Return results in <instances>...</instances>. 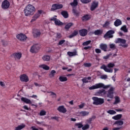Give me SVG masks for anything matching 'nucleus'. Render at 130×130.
Wrapping results in <instances>:
<instances>
[{"label":"nucleus","mask_w":130,"mask_h":130,"mask_svg":"<svg viewBox=\"0 0 130 130\" xmlns=\"http://www.w3.org/2000/svg\"><path fill=\"white\" fill-rule=\"evenodd\" d=\"M100 88H103V89H109V88H110L108 90L107 97H108V98H110V99H113V98L114 97L113 94H114V91L115 88L114 87L111 86V85L110 84L105 85L103 83H100L90 87L89 89L95 90V89H99Z\"/></svg>","instance_id":"1"},{"label":"nucleus","mask_w":130,"mask_h":130,"mask_svg":"<svg viewBox=\"0 0 130 130\" xmlns=\"http://www.w3.org/2000/svg\"><path fill=\"white\" fill-rule=\"evenodd\" d=\"M35 11H36L35 7H34V6L31 4H28L24 8V13L25 16L26 17H29V16H32V15H34Z\"/></svg>","instance_id":"2"},{"label":"nucleus","mask_w":130,"mask_h":130,"mask_svg":"<svg viewBox=\"0 0 130 130\" xmlns=\"http://www.w3.org/2000/svg\"><path fill=\"white\" fill-rule=\"evenodd\" d=\"M115 66V64L113 63H109L107 66L104 64L102 65L101 69L104 70L106 73H113L112 68H114Z\"/></svg>","instance_id":"3"},{"label":"nucleus","mask_w":130,"mask_h":130,"mask_svg":"<svg viewBox=\"0 0 130 130\" xmlns=\"http://www.w3.org/2000/svg\"><path fill=\"white\" fill-rule=\"evenodd\" d=\"M92 99L93 100V104L94 105H101L104 103V99H103L93 97Z\"/></svg>","instance_id":"4"},{"label":"nucleus","mask_w":130,"mask_h":130,"mask_svg":"<svg viewBox=\"0 0 130 130\" xmlns=\"http://www.w3.org/2000/svg\"><path fill=\"white\" fill-rule=\"evenodd\" d=\"M115 43H119L120 46H122V47H127V45H125L126 43V41L124 39L118 38L115 40Z\"/></svg>","instance_id":"5"},{"label":"nucleus","mask_w":130,"mask_h":130,"mask_svg":"<svg viewBox=\"0 0 130 130\" xmlns=\"http://www.w3.org/2000/svg\"><path fill=\"white\" fill-rule=\"evenodd\" d=\"M15 60H20L21 57H22V53L21 52H15L12 55Z\"/></svg>","instance_id":"6"},{"label":"nucleus","mask_w":130,"mask_h":130,"mask_svg":"<svg viewBox=\"0 0 130 130\" xmlns=\"http://www.w3.org/2000/svg\"><path fill=\"white\" fill-rule=\"evenodd\" d=\"M56 16H54V17H52L51 18V21H54L55 24L56 25V26H61L63 25V23L60 21V20L57 19L56 18Z\"/></svg>","instance_id":"7"},{"label":"nucleus","mask_w":130,"mask_h":130,"mask_svg":"<svg viewBox=\"0 0 130 130\" xmlns=\"http://www.w3.org/2000/svg\"><path fill=\"white\" fill-rule=\"evenodd\" d=\"M16 38L20 41H25L27 39V36L23 34H19L16 36Z\"/></svg>","instance_id":"8"},{"label":"nucleus","mask_w":130,"mask_h":130,"mask_svg":"<svg viewBox=\"0 0 130 130\" xmlns=\"http://www.w3.org/2000/svg\"><path fill=\"white\" fill-rule=\"evenodd\" d=\"M113 34H114V30H110L104 35L105 39L107 38H112L113 37Z\"/></svg>","instance_id":"9"},{"label":"nucleus","mask_w":130,"mask_h":130,"mask_svg":"<svg viewBox=\"0 0 130 130\" xmlns=\"http://www.w3.org/2000/svg\"><path fill=\"white\" fill-rule=\"evenodd\" d=\"M10 7V2L8 0H5L2 2V8L4 10L9 9Z\"/></svg>","instance_id":"10"},{"label":"nucleus","mask_w":130,"mask_h":130,"mask_svg":"<svg viewBox=\"0 0 130 130\" xmlns=\"http://www.w3.org/2000/svg\"><path fill=\"white\" fill-rule=\"evenodd\" d=\"M20 81L21 82H24L25 83H27V82H29V78L28 76L26 74H23L20 76Z\"/></svg>","instance_id":"11"},{"label":"nucleus","mask_w":130,"mask_h":130,"mask_svg":"<svg viewBox=\"0 0 130 130\" xmlns=\"http://www.w3.org/2000/svg\"><path fill=\"white\" fill-rule=\"evenodd\" d=\"M62 4H54L52 6L51 11H55L56 10H59V9H62Z\"/></svg>","instance_id":"12"},{"label":"nucleus","mask_w":130,"mask_h":130,"mask_svg":"<svg viewBox=\"0 0 130 130\" xmlns=\"http://www.w3.org/2000/svg\"><path fill=\"white\" fill-rule=\"evenodd\" d=\"M98 5L99 3L97 1H94L91 3L90 7V11H94L97 8H98Z\"/></svg>","instance_id":"13"},{"label":"nucleus","mask_w":130,"mask_h":130,"mask_svg":"<svg viewBox=\"0 0 130 130\" xmlns=\"http://www.w3.org/2000/svg\"><path fill=\"white\" fill-rule=\"evenodd\" d=\"M39 49V45L36 44L34 45L30 48V52L32 53H35V52H37V51Z\"/></svg>","instance_id":"14"},{"label":"nucleus","mask_w":130,"mask_h":130,"mask_svg":"<svg viewBox=\"0 0 130 130\" xmlns=\"http://www.w3.org/2000/svg\"><path fill=\"white\" fill-rule=\"evenodd\" d=\"M57 110H58V111L61 113H66V112H67V108L64 107V106H59L57 108Z\"/></svg>","instance_id":"15"},{"label":"nucleus","mask_w":130,"mask_h":130,"mask_svg":"<svg viewBox=\"0 0 130 130\" xmlns=\"http://www.w3.org/2000/svg\"><path fill=\"white\" fill-rule=\"evenodd\" d=\"M32 34L35 38H37V37H39L41 35V32H40L39 29H35L33 31Z\"/></svg>","instance_id":"16"},{"label":"nucleus","mask_w":130,"mask_h":130,"mask_svg":"<svg viewBox=\"0 0 130 130\" xmlns=\"http://www.w3.org/2000/svg\"><path fill=\"white\" fill-rule=\"evenodd\" d=\"M106 94V90H105V89L100 90L96 93V95H97V96H104Z\"/></svg>","instance_id":"17"},{"label":"nucleus","mask_w":130,"mask_h":130,"mask_svg":"<svg viewBox=\"0 0 130 130\" xmlns=\"http://www.w3.org/2000/svg\"><path fill=\"white\" fill-rule=\"evenodd\" d=\"M79 34L81 36L84 37L88 34V30L86 29H82L79 30Z\"/></svg>","instance_id":"18"},{"label":"nucleus","mask_w":130,"mask_h":130,"mask_svg":"<svg viewBox=\"0 0 130 130\" xmlns=\"http://www.w3.org/2000/svg\"><path fill=\"white\" fill-rule=\"evenodd\" d=\"M68 55L69 57H73V56H76L78 55V52L77 51H74L73 52L69 51L67 52Z\"/></svg>","instance_id":"19"},{"label":"nucleus","mask_w":130,"mask_h":130,"mask_svg":"<svg viewBox=\"0 0 130 130\" xmlns=\"http://www.w3.org/2000/svg\"><path fill=\"white\" fill-rule=\"evenodd\" d=\"M26 125L24 123H22L20 125H18L15 127V130H22L23 128H25Z\"/></svg>","instance_id":"20"},{"label":"nucleus","mask_w":130,"mask_h":130,"mask_svg":"<svg viewBox=\"0 0 130 130\" xmlns=\"http://www.w3.org/2000/svg\"><path fill=\"white\" fill-rule=\"evenodd\" d=\"M21 101H23V102H24L25 103H26V104H31L32 102L31 101L26 98H21Z\"/></svg>","instance_id":"21"},{"label":"nucleus","mask_w":130,"mask_h":130,"mask_svg":"<svg viewBox=\"0 0 130 130\" xmlns=\"http://www.w3.org/2000/svg\"><path fill=\"white\" fill-rule=\"evenodd\" d=\"M39 67L40 69H43V70H45V71H48L50 69L48 66L44 64H42L41 65H39Z\"/></svg>","instance_id":"22"},{"label":"nucleus","mask_w":130,"mask_h":130,"mask_svg":"<svg viewBox=\"0 0 130 130\" xmlns=\"http://www.w3.org/2000/svg\"><path fill=\"white\" fill-rule=\"evenodd\" d=\"M122 24V22H121V20L120 19H117L114 22V25L115 27H118V26H120Z\"/></svg>","instance_id":"23"},{"label":"nucleus","mask_w":130,"mask_h":130,"mask_svg":"<svg viewBox=\"0 0 130 130\" xmlns=\"http://www.w3.org/2000/svg\"><path fill=\"white\" fill-rule=\"evenodd\" d=\"M100 47L101 49L104 50V51H107L106 49H107V45L105 44H101Z\"/></svg>","instance_id":"24"},{"label":"nucleus","mask_w":130,"mask_h":130,"mask_svg":"<svg viewBox=\"0 0 130 130\" xmlns=\"http://www.w3.org/2000/svg\"><path fill=\"white\" fill-rule=\"evenodd\" d=\"M42 59L44 61H49L50 60V56L49 55H44L42 57Z\"/></svg>","instance_id":"25"},{"label":"nucleus","mask_w":130,"mask_h":130,"mask_svg":"<svg viewBox=\"0 0 130 130\" xmlns=\"http://www.w3.org/2000/svg\"><path fill=\"white\" fill-rule=\"evenodd\" d=\"M123 124V121L121 120H118L115 121V122L114 123V125H117V126H118L119 125H122Z\"/></svg>","instance_id":"26"},{"label":"nucleus","mask_w":130,"mask_h":130,"mask_svg":"<svg viewBox=\"0 0 130 130\" xmlns=\"http://www.w3.org/2000/svg\"><path fill=\"white\" fill-rule=\"evenodd\" d=\"M122 117V114H118L116 116H114L112 117L113 119H114V120H118V119H120Z\"/></svg>","instance_id":"27"},{"label":"nucleus","mask_w":130,"mask_h":130,"mask_svg":"<svg viewBox=\"0 0 130 130\" xmlns=\"http://www.w3.org/2000/svg\"><path fill=\"white\" fill-rule=\"evenodd\" d=\"M79 113L81 116H87V115H89V113L88 111H84L80 112Z\"/></svg>","instance_id":"28"},{"label":"nucleus","mask_w":130,"mask_h":130,"mask_svg":"<svg viewBox=\"0 0 130 130\" xmlns=\"http://www.w3.org/2000/svg\"><path fill=\"white\" fill-rule=\"evenodd\" d=\"M61 14L62 15V16H63V17L65 18V19H67V18H69V14L67 11H62L61 12Z\"/></svg>","instance_id":"29"},{"label":"nucleus","mask_w":130,"mask_h":130,"mask_svg":"<svg viewBox=\"0 0 130 130\" xmlns=\"http://www.w3.org/2000/svg\"><path fill=\"white\" fill-rule=\"evenodd\" d=\"M55 74H56V72L55 71V70H52L49 76L50 78H54Z\"/></svg>","instance_id":"30"},{"label":"nucleus","mask_w":130,"mask_h":130,"mask_svg":"<svg viewBox=\"0 0 130 130\" xmlns=\"http://www.w3.org/2000/svg\"><path fill=\"white\" fill-rule=\"evenodd\" d=\"M91 80V77H88V78H84L82 79V81L84 83H89V80Z\"/></svg>","instance_id":"31"},{"label":"nucleus","mask_w":130,"mask_h":130,"mask_svg":"<svg viewBox=\"0 0 130 130\" xmlns=\"http://www.w3.org/2000/svg\"><path fill=\"white\" fill-rule=\"evenodd\" d=\"M78 30H75L72 34L69 36V38H73V37H75V36H77L78 35Z\"/></svg>","instance_id":"32"},{"label":"nucleus","mask_w":130,"mask_h":130,"mask_svg":"<svg viewBox=\"0 0 130 130\" xmlns=\"http://www.w3.org/2000/svg\"><path fill=\"white\" fill-rule=\"evenodd\" d=\"M39 18V14H36L32 17L31 22H35V21H36L37 19Z\"/></svg>","instance_id":"33"},{"label":"nucleus","mask_w":130,"mask_h":130,"mask_svg":"<svg viewBox=\"0 0 130 130\" xmlns=\"http://www.w3.org/2000/svg\"><path fill=\"white\" fill-rule=\"evenodd\" d=\"M71 6L73 8L78 6V0H74L73 3H70Z\"/></svg>","instance_id":"34"},{"label":"nucleus","mask_w":130,"mask_h":130,"mask_svg":"<svg viewBox=\"0 0 130 130\" xmlns=\"http://www.w3.org/2000/svg\"><path fill=\"white\" fill-rule=\"evenodd\" d=\"M120 30H121V31H123V32H124L125 33H127L128 32V30L127 28H126V25H123L121 28Z\"/></svg>","instance_id":"35"},{"label":"nucleus","mask_w":130,"mask_h":130,"mask_svg":"<svg viewBox=\"0 0 130 130\" xmlns=\"http://www.w3.org/2000/svg\"><path fill=\"white\" fill-rule=\"evenodd\" d=\"M59 80L60 82H66V81H68V78L66 77L60 76Z\"/></svg>","instance_id":"36"},{"label":"nucleus","mask_w":130,"mask_h":130,"mask_svg":"<svg viewBox=\"0 0 130 130\" xmlns=\"http://www.w3.org/2000/svg\"><path fill=\"white\" fill-rule=\"evenodd\" d=\"M93 34L94 35H101L102 34V30L100 29L96 30L94 31Z\"/></svg>","instance_id":"37"},{"label":"nucleus","mask_w":130,"mask_h":130,"mask_svg":"<svg viewBox=\"0 0 130 130\" xmlns=\"http://www.w3.org/2000/svg\"><path fill=\"white\" fill-rule=\"evenodd\" d=\"M73 25H74V24L73 23H69L67 24L65 26V29L66 30H69V29H70L71 28V27H72V26H73Z\"/></svg>","instance_id":"38"},{"label":"nucleus","mask_w":130,"mask_h":130,"mask_svg":"<svg viewBox=\"0 0 130 130\" xmlns=\"http://www.w3.org/2000/svg\"><path fill=\"white\" fill-rule=\"evenodd\" d=\"M115 101L114 103V104H118L119 102H120V99L118 96H115Z\"/></svg>","instance_id":"39"},{"label":"nucleus","mask_w":130,"mask_h":130,"mask_svg":"<svg viewBox=\"0 0 130 130\" xmlns=\"http://www.w3.org/2000/svg\"><path fill=\"white\" fill-rule=\"evenodd\" d=\"M90 19V16L88 15H84L82 17V20L83 21H88Z\"/></svg>","instance_id":"40"},{"label":"nucleus","mask_w":130,"mask_h":130,"mask_svg":"<svg viewBox=\"0 0 130 130\" xmlns=\"http://www.w3.org/2000/svg\"><path fill=\"white\" fill-rule=\"evenodd\" d=\"M110 25V21H106L104 25H103V27L104 28H106V27H108Z\"/></svg>","instance_id":"41"},{"label":"nucleus","mask_w":130,"mask_h":130,"mask_svg":"<svg viewBox=\"0 0 130 130\" xmlns=\"http://www.w3.org/2000/svg\"><path fill=\"white\" fill-rule=\"evenodd\" d=\"M107 113H109V114L113 115V114H116V112L113 110H110L109 111H107Z\"/></svg>","instance_id":"42"},{"label":"nucleus","mask_w":130,"mask_h":130,"mask_svg":"<svg viewBox=\"0 0 130 130\" xmlns=\"http://www.w3.org/2000/svg\"><path fill=\"white\" fill-rule=\"evenodd\" d=\"M91 40H89L86 42H84L83 43L82 45L83 46H87V45H89V44H90V43H91Z\"/></svg>","instance_id":"43"},{"label":"nucleus","mask_w":130,"mask_h":130,"mask_svg":"<svg viewBox=\"0 0 130 130\" xmlns=\"http://www.w3.org/2000/svg\"><path fill=\"white\" fill-rule=\"evenodd\" d=\"M75 126H77L78 128H81V127L83 128V124H82V123H76Z\"/></svg>","instance_id":"44"},{"label":"nucleus","mask_w":130,"mask_h":130,"mask_svg":"<svg viewBox=\"0 0 130 130\" xmlns=\"http://www.w3.org/2000/svg\"><path fill=\"white\" fill-rule=\"evenodd\" d=\"M40 116H44V115H46V111L44 110H41L40 112Z\"/></svg>","instance_id":"45"},{"label":"nucleus","mask_w":130,"mask_h":130,"mask_svg":"<svg viewBox=\"0 0 130 130\" xmlns=\"http://www.w3.org/2000/svg\"><path fill=\"white\" fill-rule=\"evenodd\" d=\"M109 47H110V48L111 49H112L113 50H114V49H115V48L116 47L115 46V44H110L109 45Z\"/></svg>","instance_id":"46"},{"label":"nucleus","mask_w":130,"mask_h":130,"mask_svg":"<svg viewBox=\"0 0 130 130\" xmlns=\"http://www.w3.org/2000/svg\"><path fill=\"white\" fill-rule=\"evenodd\" d=\"M89 127H90V125L86 124L84 125V126H82V129L83 130L88 129V128H89Z\"/></svg>","instance_id":"47"},{"label":"nucleus","mask_w":130,"mask_h":130,"mask_svg":"<svg viewBox=\"0 0 130 130\" xmlns=\"http://www.w3.org/2000/svg\"><path fill=\"white\" fill-rule=\"evenodd\" d=\"M73 14H74V15L75 16H79V13L78 11H77V10H76L75 9H73Z\"/></svg>","instance_id":"48"},{"label":"nucleus","mask_w":130,"mask_h":130,"mask_svg":"<svg viewBox=\"0 0 130 130\" xmlns=\"http://www.w3.org/2000/svg\"><path fill=\"white\" fill-rule=\"evenodd\" d=\"M80 2L83 4H88L91 2V0H80Z\"/></svg>","instance_id":"49"},{"label":"nucleus","mask_w":130,"mask_h":130,"mask_svg":"<svg viewBox=\"0 0 130 130\" xmlns=\"http://www.w3.org/2000/svg\"><path fill=\"white\" fill-rule=\"evenodd\" d=\"M111 55H112V54L110 53L108 55L104 56L103 58H104V59H108V58H109V57H110V56H111Z\"/></svg>","instance_id":"50"},{"label":"nucleus","mask_w":130,"mask_h":130,"mask_svg":"<svg viewBox=\"0 0 130 130\" xmlns=\"http://www.w3.org/2000/svg\"><path fill=\"white\" fill-rule=\"evenodd\" d=\"M83 65L84 66V67H85V68H90V67L92 66V64H91V63H84Z\"/></svg>","instance_id":"51"},{"label":"nucleus","mask_w":130,"mask_h":130,"mask_svg":"<svg viewBox=\"0 0 130 130\" xmlns=\"http://www.w3.org/2000/svg\"><path fill=\"white\" fill-rule=\"evenodd\" d=\"M64 42H66V40H61L59 42L58 45H62V44H64Z\"/></svg>","instance_id":"52"},{"label":"nucleus","mask_w":130,"mask_h":130,"mask_svg":"<svg viewBox=\"0 0 130 130\" xmlns=\"http://www.w3.org/2000/svg\"><path fill=\"white\" fill-rule=\"evenodd\" d=\"M107 78H108V76L107 75H104L101 76V79H102V80H106Z\"/></svg>","instance_id":"53"},{"label":"nucleus","mask_w":130,"mask_h":130,"mask_svg":"<svg viewBox=\"0 0 130 130\" xmlns=\"http://www.w3.org/2000/svg\"><path fill=\"white\" fill-rule=\"evenodd\" d=\"M50 95L52 96L53 98H56V94L53 92H50Z\"/></svg>","instance_id":"54"},{"label":"nucleus","mask_w":130,"mask_h":130,"mask_svg":"<svg viewBox=\"0 0 130 130\" xmlns=\"http://www.w3.org/2000/svg\"><path fill=\"white\" fill-rule=\"evenodd\" d=\"M56 38H61V34H60V33H57L56 34Z\"/></svg>","instance_id":"55"},{"label":"nucleus","mask_w":130,"mask_h":130,"mask_svg":"<svg viewBox=\"0 0 130 130\" xmlns=\"http://www.w3.org/2000/svg\"><path fill=\"white\" fill-rule=\"evenodd\" d=\"M95 52L96 53H101V50L100 49H96Z\"/></svg>","instance_id":"56"},{"label":"nucleus","mask_w":130,"mask_h":130,"mask_svg":"<svg viewBox=\"0 0 130 130\" xmlns=\"http://www.w3.org/2000/svg\"><path fill=\"white\" fill-rule=\"evenodd\" d=\"M90 48L91 46H90L84 47V49H85V50H88V49H90Z\"/></svg>","instance_id":"57"},{"label":"nucleus","mask_w":130,"mask_h":130,"mask_svg":"<svg viewBox=\"0 0 130 130\" xmlns=\"http://www.w3.org/2000/svg\"><path fill=\"white\" fill-rule=\"evenodd\" d=\"M84 106H85L84 104H82L79 105V107L80 109H81V108H83L84 107Z\"/></svg>","instance_id":"58"},{"label":"nucleus","mask_w":130,"mask_h":130,"mask_svg":"<svg viewBox=\"0 0 130 130\" xmlns=\"http://www.w3.org/2000/svg\"><path fill=\"white\" fill-rule=\"evenodd\" d=\"M36 14H38V15H39V17H40V15L42 14V10H39L38 11V13H37Z\"/></svg>","instance_id":"59"},{"label":"nucleus","mask_w":130,"mask_h":130,"mask_svg":"<svg viewBox=\"0 0 130 130\" xmlns=\"http://www.w3.org/2000/svg\"><path fill=\"white\" fill-rule=\"evenodd\" d=\"M0 85L2 87H5V83L3 82L0 81Z\"/></svg>","instance_id":"60"},{"label":"nucleus","mask_w":130,"mask_h":130,"mask_svg":"<svg viewBox=\"0 0 130 130\" xmlns=\"http://www.w3.org/2000/svg\"><path fill=\"white\" fill-rule=\"evenodd\" d=\"M24 109H25L26 110H29V108H28V106L25 105L23 106Z\"/></svg>","instance_id":"61"},{"label":"nucleus","mask_w":130,"mask_h":130,"mask_svg":"<svg viewBox=\"0 0 130 130\" xmlns=\"http://www.w3.org/2000/svg\"><path fill=\"white\" fill-rule=\"evenodd\" d=\"M92 120H93V118H90L89 120H87V122L88 123H91V121H92Z\"/></svg>","instance_id":"62"},{"label":"nucleus","mask_w":130,"mask_h":130,"mask_svg":"<svg viewBox=\"0 0 130 130\" xmlns=\"http://www.w3.org/2000/svg\"><path fill=\"white\" fill-rule=\"evenodd\" d=\"M121 128V127H116V128H113L112 130H119Z\"/></svg>","instance_id":"63"},{"label":"nucleus","mask_w":130,"mask_h":130,"mask_svg":"<svg viewBox=\"0 0 130 130\" xmlns=\"http://www.w3.org/2000/svg\"><path fill=\"white\" fill-rule=\"evenodd\" d=\"M31 128L32 130H38V128L35 127V126H31Z\"/></svg>","instance_id":"64"}]
</instances>
